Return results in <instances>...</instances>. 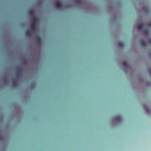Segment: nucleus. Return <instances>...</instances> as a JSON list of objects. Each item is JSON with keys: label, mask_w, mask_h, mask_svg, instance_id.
I'll use <instances>...</instances> for the list:
<instances>
[{"label": "nucleus", "mask_w": 151, "mask_h": 151, "mask_svg": "<svg viewBox=\"0 0 151 151\" xmlns=\"http://www.w3.org/2000/svg\"><path fill=\"white\" fill-rule=\"evenodd\" d=\"M36 25V22L33 21H32L31 22L30 27L31 28V31L33 32L35 30V27Z\"/></svg>", "instance_id": "f257e3e1"}, {"label": "nucleus", "mask_w": 151, "mask_h": 151, "mask_svg": "<svg viewBox=\"0 0 151 151\" xmlns=\"http://www.w3.org/2000/svg\"><path fill=\"white\" fill-rule=\"evenodd\" d=\"M144 25L143 24H138L137 26V27L139 30L142 29L144 28Z\"/></svg>", "instance_id": "f03ea898"}, {"label": "nucleus", "mask_w": 151, "mask_h": 151, "mask_svg": "<svg viewBox=\"0 0 151 151\" xmlns=\"http://www.w3.org/2000/svg\"><path fill=\"white\" fill-rule=\"evenodd\" d=\"M123 65L125 67H127L129 66V64L126 60H123L122 62Z\"/></svg>", "instance_id": "7ed1b4c3"}, {"label": "nucleus", "mask_w": 151, "mask_h": 151, "mask_svg": "<svg viewBox=\"0 0 151 151\" xmlns=\"http://www.w3.org/2000/svg\"><path fill=\"white\" fill-rule=\"evenodd\" d=\"M36 40L37 42L39 43L40 44L41 43V40L40 36H38L36 37Z\"/></svg>", "instance_id": "20e7f679"}, {"label": "nucleus", "mask_w": 151, "mask_h": 151, "mask_svg": "<svg viewBox=\"0 0 151 151\" xmlns=\"http://www.w3.org/2000/svg\"><path fill=\"white\" fill-rule=\"evenodd\" d=\"M29 14L30 15L33 16L34 15V11L32 10H30L29 11Z\"/></svg>", "instance_id": "39448f33"}, {"label": "nucleus", "mask_w": 151, "mask_h": 151, "mask_svg": "<svg viewBox=\"0 0 151 151\" xmlns=\"http://www.w3.org/2000/svg\"><path fill=\"white\" fill-rule=\"evenodd\" d=\"M22 74V71L20 70H18L17 72L16 75L17 76H18L19 75H21Z\"/></svg>", "instance_id": "423d86ee"}, {"label": "nucleus", "mask_w": 151, "mask_h": 151, "mask_svg": "<svg viewBox=\"0 0 151 151\" xmlns=\"http://www.w3.org/2000/svg\"><path fill=\"white\" fill-rule=\"evenodd\" d=\"M31 32H32L31 31L29 32L28 30L26 31L25 32V33L26 35L27 36H30L31 35Z\"/></svg>", "instance_id": "0eeeda50"}, {"label": "nucleus", "mask_w": 151, "mask_h": 151, "mask_svg": "<svg viewBox=\"0 0 151 151\" xmlns=\"http://www.w3.org/2000/svg\"><path fill=\"white\" fill-rule=\"evenodd\" d=\"M62 4L60 3H57L56 4V6L58 8L62 6Z\"/></svg>", "instance_id": "6e6552de"}, {"label": "nucleus", "mask_w": 151, "mask_h": 151, "mask_svg": "<svg viewBox=\"0 0 151 151\" xmlns=\"http://www.w3.org/2000/svg\"><path fill=\"white\" fill-rule=\"evenodd\" d=\"M144 32L145 35H147L149 33V31L148 30H145L144 31Z\"/></svg>", "instance_id": "1a4fd4ad"}, {"label": "nucleus", "mask_w": 151, "mask_h": 151, "mask_svg": "<svg viewBox=\"0 0 151 151\" xmlns=\"http://www.w3.org/2000/svg\"><path fill=\"white\" fill-rule=\"evenodd\" d=\"M37 17L35 15L33 16L32 20V21H33L35 22V21L37 20Z\"/></svg>", "instance_id": "9d476101"}, {"label": "nucleus", "mask_w": 151, "mask_h": 151, "mask_svg": "<svg viewBox=\"0 0 151 151\" xmlns=\"http://www.w3.org/2000/svg\"><path fill=\"white\" fill-rule=\"evenodd\" d=\"M119 46L122 47L123 46V43L122 41H120L119 43Z\"/></svg>", "instance_id": "9b49d317"}, {"label": "nucleus", "mask_w": 151, "mask_h": 151, "mask_svg": "<svg viewBox=\"0 0 151 151\" xmlns=\"http://www.w3.org/2000/svg\"><path fill=\"white\" fill-rule=\"evenodd\" d=\"M16 82L15 81H13L12 83V86H14Z\"/></svg>", "instance_id": "f8f14e48"}, {"label": "nucleus", "mask_w": 151, "mask_h": 151, "mask_svg": "<svg viewBox=\"0 0 151 151\" xmlns=\"http://www.w3.org/2000/svg\"><path fill=\"white\" fill-rule=\"evenodd\" d=\"M81 0H76V1L77 2L79 3V2H81Z\"/></svg>", "instance_id": "ddd939ff"}, {"label": "nucleus", "mask_w": 151, "mask_h": 151, "mask_svg": "<svg viewBox=\"0 0 151 151\" xmlns=\"http://www.w3.org/2000/svg\"><path fill=\"white\" fill-rule=\"evenodd\" d=\"M141 43L143 45H144L145 44V42L143 41H141Z\"/></svg>", "instance_id": "4468645a"}, {"label": "nucleus", "mask_w": 151, "mask_h": 151, "mask_svg": "<svg viewBox=\"0 0 151 151\" xmlns=\"http://www.w3.org/2000/svg\"><path fill=\"white\" fill-rule=\"evenodd\" d=\"M148 26L151 27V22H150L148 24Z\"/></svg>", "instance_id": "2eb2a0df"}, {"label": "nucleus", "mask_w": 151, "mask_h": 151, "mask_svg": "<svg viewBox=\"0 0 151 151\" xmlns=\"http://www.w3.org/2000/svg\"><path fill=\"white\" fill-rule=\"evenodd\" d=\"M149 73H150V76H151V71H150L149 72Z\"/></svg>", "instance_id": "dca6fc26"}]
</instances>
